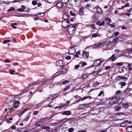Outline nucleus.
Instances as JSON below:
<instances>
[{"label":"nucleus","mask_w":132,"mask_h":132,"mask_svg":"<svg viewBox=\"0 0 132 132\" xmlns=\"http://www.w3.org/2000/svg\"><path fill=\"white\" fill-rule=\"evenodd\" d=\"M87 77V75L86 74H84L82 77V79H86Z\"/></svg>","instance_id":"31"},{"label":"nucleus","mask_w":132,"mask_h":132,"mask_svg":"<svg viewBox=\"0 0 132 132\" xmlns=\"http://www.w3.org/2000/svg\"><path fill=\"white\" fill-rule=\"evenodd\" d=\"M62 25L63 27L65 28H68L69 27L68 24L70 23V21L68 20H64L62 21Z\"/></svg>","instance_id":"3"},{"label":"nucleus","mask_w":132,"mask_h":132,"mask_svg":"<svg viewBox=\"0 0 132 132\" xmlns=\"http://www.w3.org/2000/svg\"><path fill=\"white\" fill-rule=\"evenodd\" d=\"M69 17V16L68 15H67V14H64L63 15V18L65 20H66L67 19H68V18Z\"/></svg>","instance_id":"27"},{"label":"nucleus","mask_w":132,"mask_h":132,"mask_svg":"<svg viewBox=\"0 0 132 132\" xmlns=\"http://www.w3.org/2000/svg\"><path fill=\"white\" fill-rule=\"evenodd\" d=\"M12 97L11 96L8 97L6 100V102L8 104L11 103L12 101Z\"/></svg>","instance_id":"12"},{"label":"nucleus","mask_w":132,"mask_h":132,"mask_svg":"<svg viewBox=\"0 0 132 132\" xmlns=\"http://www.w3.org/2000/svg\"><path fill=\"white\" fill-rule=\"evenodd\" d=\"M36 125L38 127H39L41 125V124H40V123L39 122H37L36 124Z\"/></svg>","instance_id":"42"},{"label":"nucleus","mask_w":132,"mask_h":132,"mask_svg":"<svg viewBox=\"0 0 132 132\" xmlns=\"http://www.w3.org/2000/svg\"><path fill=\"white\" fill-rule=\"evenodd\" d=\"M117 78L118 79V80H120V79H126V80H127L128 79V78L126 77H125L124 76H118L117 77Z\"/></svg>","instance_id":"10"},{"label":"nucleus","mask_w":132,"mask_h":132,"mask_svg":"<svg viewBox=\"0 0 132 132\" xmlns=\"http://www.w3.org/2000/svg\"><path fill=\"white\" fill-rule=\"evenodd\" d=\"M64 106V104H62L61 105H60L59 106H56L55 107V108L56 109L59 108H62Z\"/></svg>","instance_id":"30"},{"label":"nucleus","mask_w":132,"mask_h":132,"mask_svg":"<svg viewBox=\"0 0 132 132\" xmlns=\"http://www.w3.org/2000/svg\"><path fill=\"white\" fill-rule=\"evenodd\" d=\"M104 23L105 21H103L101 22L100 21L97 22L96 23V24L97 25H98L101 26L104 24Z\"/></svg>","instance_id":"18"},{"label":"nucleus","mask_w":132,"mask_h":132,"mask_svg":"<svg viewBox=\"0 0 132 132\" xmlns=\"http://www.w3.org/2000/svg\"><path fill=\"white\" fill-rule=\"evenodd\" d=\"M69 26L68 28V31L69 35H74L76 31V29L75 27L73 26Z\"/></svg>","instance_id":"2"},{"label":"nucleus","mask_w":132,"mask_h":132,"mask_svg":"<svg viewBox=\"0 0 132 132\" xmlns=\"http://www.w3.org/2000/svg\"><path fill=\"white\" fill-rule=\"evenodd\" d=\"M80 65H77L75 66V69H77L78 68L80 67Z\"/></svg>","instance_id":"53"},{"label":"nucleus","mask_w":132,"mask_h":132,"mask_svg":"<svg viewBox=\"0 0 132 132\" xmlns=\"http://www.w3.org/2000/svg\"><path fill=\"white\" fill-rule=\"evenodd\" d=\"M58 96L59 95L58 94L51 95H50L51 96L50 97H48V98H55L57 97H58Z\"/></svg>","instance_id":"17"},{"label":"nucleus","mask_w":132,"mask_h":132,"mask_svg":"<svg viewBox=\"0 0 132 132\" xmlns=\"http://www.w3.org/2000/svg\"><path fill=\"white\" fill-rule=\"evenodd\" d=\"M121 92V91L120 90H119L117 91L116 92V94H120Z\"/></svg>","instance_id":"55"},{"label":"nucleus","mask_w":132,"mask_h":132,"mask_svg":"<svg viewBox=\"0 0 132 132\" xmlns=\"http://www.w3.org/2000/svg\"><path fill=\"white\" fill-rule=\"evenodd\" d=\"M121 28L122 30H123L124 29L125 30H126L127 29V28L124 26H122Z\"/></svg>","instance_id":"63"},{"label":"nucleus","mask_w":132,"mask_h":132,"mask_svg":"<svg viewBox=\"0 0 132 132\" xmlns=\"http://www.w3.org/2000/svg\"><path fill=\"white\" fill-rule=\"evenodd\" d=\"M102 62V61H100V60H97L95 61L94 62V66H97L99 65H101L100 64Z\"/></svg>","instance_id":"5"},{"label":"nucleus","mask_w":132,"mask_h":132,"mask_svg":"<svg viewBox=\"0 0 132 132\" xmlns=\"http://www.w3.org/2000/svg\"><path fill=\"white\" fill-rule=\"evenodd\" d=\"M125 14L126 15H127L128 16H129L131 15V13L127 12V13H126Z\"/></svg>","instance_id":"62"},{"label":"nucleus","mask_w":132,"mask_h":132,"mask_svg":"<svg viewBox=\"0 0 132 132\" xmlns=\"http://www.w3.org/2000/svg\"><path fill=\"white\" fill-rule=\"evenodd\" d=\"M116 98H113L110 99L109 101V103L111 104H113L115 103H116Z\"/></svg>","instance_id":"8"},{"label":"nucleus","mask_w":132,"mask_h":132,"mask_svg":"<svg viewBox=\"0 0 132 132\" xmlns=\"http://www.w3.org/2000/svg\"><path fill=\"white\" fill-rule=\"evenodd\" d=\"M66 59L68 60H70L71 59V57L70 56H67L65 57Z\"/></svg>","instance_id":"47"},{"label":"nucleus","mask_w":132,"mask_h":132,"mask_svg":"<svg viewBox=\"0 0 132 132\" xmlns=\"http://www.w3.org/2000/svg\"><path fill=\"white\" fill-rule=\"evenodd\" d=\"M90 103L85 104H84V105L85 108L87 107H88L89 105H90Z\"/></svg>","instance_id":"51"},{"label":"nucleus","mask_w":132,"mask_h":132,"mask_svg":"<svg viewBox=\"0 0 132 132\" xmlns=\"http://www.w3.org/2000/svg\"><path fill=\"white\" fill-rule=\"evenodd\" d=\"M119 84L120 85L121 87H122L123 86H124L126 85V83L125 82H120L119 83Z\"/></svg>","instance_id":"23"},{"label":"nucleus","mask_w":132,"mask_h":132,"mask_svg":"<svg viewBox=\"0 0 132 132\" xmlns=\"http://www.w3.org/2000/svg\"><path fill=\"white\" fill-rule=\"evenodd\" d=\"M69 51L70 54H73L75 53L76 51L75 48H71L69 50Z\"/></svg>","instance_id":"14"},{"label":"nucleus","mask_w":132,"mask_h":132,"mask_svg":"<svg viewBox=\"0 0 132 132\" xmlns=\"http://www.w3.org/2000/svg\"><path fill=\"white\" fill-rule=\"evenodd\" d=\"M68 2L70 3H76L77 1L76 0H68Z\"/></svg>","instance_id":"33"},{"label":"nucleus","mask_w":132,"mask_h":132,"mask_svg":"<svg viewBox=\"0 0 132 132\" xmlns=\"http://www.w3.org/2000/svg\"><path fill=\"white\" fill-rule=\"evenodd\" d=\"M123 100V98H119L118 99L116 98V103L119 104L121 103Z\"/></svg>","instance_id":"7"},{"label":"nucleus","mask_w":132,"mask_h":132,"mask_svg":"<svg viewBox=\"0 0 132 132\" xmlns=\"http://www.w3.org/2000/svg\"><path fill=\"white\" fill-rule=\"evenodd\" d=\"M69 82V81H68L67 80H66L65 81L63 82L62 83L64 85L66 83H68Z\"/></svg>","instance_id":"49"},{"label":"nucleus","mask_w":132,"mask_h":132,"mask_svg":"<svg viewBox=\"0 0 132 132\" xmlns=\"http://www.w3.org/2000/svg\"><path fill=\"white\" fill-rule=\"evenodd\" d=\"M93 19L97 20L99 18V15L97 14H95L93 17Z\"/></svg>","instance_id":"22"},{"label":"nucleus","mask_w":132,"mask_h":132,"mask_svg":"<svg viewBox=\"0 0 132 132\" xmlns=\"http://www.w3.org/2000/svg\"><path fill=\"white\" fill-rule=\"evenodd\" d=\"M70 13L71 15L73 16L75 15V14L73 13L71 11H70Z\"/></svg>","instance_id":"58"},{"label":"nucleus","mask_w":132,"mask_h":132,"mask_svg":"<svg viewBox=\"0 0 132 132\" xmlns=\"http://www.w3.org/2000/svg\"><path fill=\"white\" fill-rule=\"evenodd\" d=\"M75 98L76 99H77V100L75 102L76 103H77L79 102L81 98V97L77 95L76 96H75Z\"/></svg>","instance_id":"21"},{"label":"nucleus","mask_w":132,"mask_h":132,"mask_svg":"<svg viewBox=\"0 0 132 132\" xmlns=\"http://www.w3.org/2000/svg\"><path fill=\"white\" fill-rule=\"evenodd\" d=\"M28 110L27 109H26L24 110L23 111L21 112L19 114V116H20L22 114H23L25 112Z\"/></svg>","instance_id":"26"},{"label":"nucleus","mask_w":132,"mask_h":132,"mask_svg":"<svg viewBox=\"0 0 132 132\" xmlns=\"http://www.w3.org/2000/svg\"><path fill=\"white\" fill-rule=\"evenodd\" d=\"M39 111H35L33 112V114L34 115H37Z\"/></svg>","instance_id":"45"},{"label":"nucleus","mask_w":132,"mask_h":132,"mask_svg":"<svg viewBox=\"0 0 132 132\" xmlns=\"http://www.w3.org/2000/svg\"><path fill=\"white\" fill-rule=\"evenodd\" d=\"M126 129L128 132H132V127L130 126L127 127L126 128Z\"/></svg>","instance_id":"20"},{"label":"nucleus","mask_w":132,"mask_h":132,"mask_svg":"<svg viewBox=\"0 0 132 132\" xmlns=\"http://www.w3.org/2000/svg\"><path fill=\"white\" fill-rule=\"evenodd\" d=\"M10 73V74L13 75L14 74L13 72H14V71L12 70H9Z\"/></svg>","instance_id":"43"},{"label":"nucleus","mask_w":132,"mask_h":132,"mask_svg":"<svg viewBox=\"0 0 132 132\" xmlns=\"http://www.w3.org/2000/svg\"><path fill=\"white\" fill-rule=\"evenodd\" d=\"M128 122V121L127 120H125L123 122L120 124V126L121 127H125L127 125V123Z\"/></svg>","instance_id":"9"},{"label":"nucleus","mask_w":132,"mask_h":132,"mask_svg":"<svg viewBox=\"0 0 132 132\" xmlns=\"http://www.w3.org/2000/svg\"><path fill=\"white\" fill-rule=\"evenodd\" d=\"M71 112L70 111H64L62 113L63 115L69 116L71 115Z\"/></svg>","instance_id":"13"},{"label":"nucleus","mask_w":132,"mask_h":132,"mask_svg":"<svg viewBox=\"0 0 132 132\" xmlns=\"http://www.w3.org/2000/svg\"><path fill=\"white\" fill-rule=\"evenodd\" d=\"M107 129H104L100 131V132H105L107 131Z\"/></svg>","instance_id":"61"},{"label":"nucleus","mask_w":132,"mask_h":132,"mask_svg":"<svg viewBox=\"0 0 132 132\" xmlns=\"http://www.w3.org/2000/svg\"><path fill=\"white\" fill-rule=\"evenodd\" d=\"M37 3V1H36L34 0L32 2V4L34 5H36Z\"/></svg>","instance_id":"39"},{"label":"nucleus","mask_w":132,"mask_h":132,"mask_svg":"<svg viewBox=\"0 0 132 132\" xmlns=\"http://www.w3.org/2000/svg\"><path fill=\"white\" fill-rule=\"evenodd\" d=\"M61 73V72L60 71H59L57 72H56V73H55L54 75V77H55V76H57L58 75H59L60 73ZM53 77H54V76H53Z\"/></svg>","instance_id":"38"},{"label":"nucleus","mask_w":132,"mask_h":132,"mask_svg":"<svg viewBox=\"0 0 132 132\" xmlns=\"http://www.w3.org/2000/svg\"><path fill=\"white\" fill-rule=\"evenodd\" d=\"M74 130V129L73 128H69L68 129V131L69 132H72Z\"/></svg>","instance_id":"41"},{"label":"nucleus","mask_w":132,"mask_h":132,"mask_svg":"<svg viewBox=\"0 0 132 132\" xmlns=\"http://www.w3.org/2000/svg\"><path fill=\"white\" fill-rule=\"evenodd\" d=\"M119 40V39L118 38H116L114 39V41L115 42H117Z\"/></svg>","instance_id":"56"},{"label":"nucleus","mask_w":132,"mask_h":132,"mask_svg":"<svg viewBox=\"0 0 132 132\" xmlns=\"http://www.w3.org/2000/svg\"><path fill=\"white\" fill-rule=\"evenodd\" d=\"M123 63L121 62H117L116 63V64L118 66H121L123 64Z\"/></svg>","instance_id":"46"},{"label":"nucleus","mask_w":132,"mask_h":132,"mask_svg":"<svg viewBox=\"0 0 132 132\" xmlns=\"http://www.w3.org/2000/svg\"><path fill=\"white\" fill-rule=\"evenodd\" d=\"M116 55V54H114L113 55H112V56H113L112 57V61H114L116 59V58L115 56V55Z\"/></svg>","instance_id":"29"},{"label":"nucleus","mask_w":132,"mask_h":132,"mask_svg":"<svg viewBox=\"0 0 132 132\" xmlns=\"http://www.w3.org/2000/svg\"><path fill=\"white\" fill-rule=\"evenodd\" d=\"M92 98L90 96H87L83 97L82 100H81V101H82L83 100H85L87 98L90 99Z\"/></svg>","instance_id":"24"},{"label":"nucleus","mask_w":132,"mask_h":132,"mask_svg":"<svg viewBox=\"0 0 132 132\" xmlns=\"http://www.w3.org/2000/svg\"><path fill=\"white\" fill-rule=\"evenodd\" d=\"M18 11L20 12H22L24 11V10H23V9H22L21 8H19L18 9Z\"/></svg>","instance_id":"54"},{"label":"nucleus","mask_w":132,"mask_h":132,"mask_svg":"<svg viewBox=\"0 0 132 132\" xmlns=\"http://www.w3.org/2000/svg\"><path fill=\"white\" fill-rule=\"evenodd\" d=\"M19 102L18 101H15L13 103V106L15 109L18 106Z\"/></svg>","instance_id":"16"},{"label":"nucleus","mask_w":132,"mask_h":132,"mask_svg":"<svg viewBox=\"0 0 132 132\" xmlns=\"http://www.w3.org/2000/svg\"><path fill=\"white\" fill-rule=\"evenodd\" d=\"M98 35L96 33H95L92 35L93 37H97Z\"/></svg>","instance_id":"44"},{"label":"nucleus","mask_w":132,"mask_h":132,"mask_svg":"<svg viewBox=\"0 0 132 132\" xmlns=\"http://www.w3.org/2000/svg\"><path fill=\"white\" fill-rule=\"evenodd\" d=\"M96 11L98 13H101L102 12V10L100 7H98L96 9Z\"/></svg>","instance_id":"28"},{"label":"nucleus","mask_w":132,"mask_h":132,"mask_svg":"<svg viewBox=\"0 0 132 132\" xmlns=\"http://www.w3.org/2000/svg\"><path fill=\"white\" fill-rule=\"evenodd\" d=\"M78 132H86V131L85 130H82L79 131Z\"/></svg>","instance_id":"64"},{"label":"nucleus","mask_w":132,"mask_h":132,"mask_svg":"<svg viewBox=\"0 0 132 132\" xmlns=\"http://www.w3.org/2000/svg\"><path fill=\"white\" fill-rule=\"evenodd\" d=\"M41 82V81H37L33 82L30 85H29L28 87L25 90H26L25 91V92H27L28 90L29 91L31 89H34V87H32L35 85H37L39 84H40Z\"/></svg>","instance_id":"1"},{"label":"nucleus","mask_w":132,"mask_h":132,"mask_svg":"<svg viewBox=\"0 0 132 132\" xmlns=\"http://www.w3.org/2000/svg\"><path fill=\"white\" fill-rule=\"evenodd\" d=\"M107 25H109L112 28H114L115 27V25L114 24H112L109 23L107 24Z\"/></svg>","instance_id":"35"},{"label":"nucleus","mask_w":132,"mask_h":132,"mask_svg":"<svg viewBox=\"0 0 132 132\" xmlns=\"http://www.w3.org/2000/svg\"><path fill=\"white\" fill-rule=\"evenodd\" d=\"M103 91H101L99 94L98 96H100L103 93Z\"/></svg>","instance_id":"50"},{"label":"nucleus","mask_w":132,"mask_h":132,"mask_svg":"<svg viewBox=\"0 0 132 132\" xmlns=\"http://www.w3.org/2000/svg\"><path fill=\"white\" fill-rule=\"evenodd\" d=\"M103 43H99L98 44H96L94 46V47L95 48H101L103 47Z\"/></svg>","instance_id":"11"},{"label":"nucleus","mask_w":132,"mask_h":132,"mask_svg":"<svg viewBox=\"0 0 132 132\" xmlns=\"http://www.w3.org/2000/svg\"><path fill=\"white\" fill-rule=\"evenodd\" d=\"M79 108L80 109H81L82 108H84V104H80L79 106Z\"/></svg>","instance_id":"36"},{"label":"nucleus","mask_w":132,"mask_h":132,"mask_svg":"<svg viewBox=\"0 0 132 132\" xmlns=\"http://www.w3.org/2000/svg\"><path fill=\"white\" fill-rule=\"evenodd\" d=\"M42 129H46L47 130L49 131L50 130V128L48 127H46L45 126H42Z\"/></svg>","instance_id":"25"},{"label":"nucleus","mask_w":132,"mask_h":132,"mask_svg":"<svg viewBox=\"0 0 132 132\" xmlns=\"http://www.w3.org/2000/svg\"><path fill=\"white\" fill-rule=\"evenodd\" d=\"M87 63H86L85 62H84L82 63L81 65L82 67H84V66L86 65H87Z\"/></svg>","instance_id":"48"},{"label":"nucleus","mask_w":132,"mask_h":132,"mask_svg":"<svg viewBox=\"0 0 132 132\" xmlns=\"http://www.w3.org/2000/svg\"><path fill=\"white\" fill-rule=\"evenodd\" d=\"M105 20V21H106L108 22H111V19L109 18H106Z\"/></svg>","instance_id":"34"},{"label":"nucleus","mask_w":132,"mask_h":132,"mask_svg":"<svg viewBox=\"0 0 132 132\" xmlns=\"http://www.w3.org/2000/svg\"><path fill=\"white\" fill-rule=\"evenodd\" d=\"M56 64L57 66L61 68L64 66L65 63L63 60H59L56 62Z\"/></svg>","instance_id":"4"},{"label":"nucleus","mask_w":132,"mask_h":132,"mask_svg":"<svg viewBox=\"0 0 132 132\" xmlns=\"http://www.w3.org/2000/svg\"><path fill=\"white\" fill-rule=\"evenodd\" d=\"M123 106L126 108H127L129 106L128 105V104L126 103L123 104Z\"/></svg>","instance_id":"37"},{"label":"nucleus","mask_w":132,"mask_h":132,"mask_svg":"<svg viewBox=\"0 0 132 132\" xmlns=\"http://www.w3.org/2000/svg\"><path fill=\"white\" fill-rule=\"evenodd\" d=\"M56 5L58 7H61L63 6V4L61 2H59L57 3Z\"/></svg>","instance_id":"19"},{"label":"nucleus","mask_w":132,"mask_h":132,"mask_svg":"<svg viewBox=\"0 0 132 132\" xmlns=\"http://www.w3.org/2000/svg\"><path fill=\"white\" fill-rule=\"evenodd\" d=\"M82 56L84 58H88L89 56V53L86 51H84L83 52Z\"/></svg>","instance_id":"6"},{"label":"nucleus","mask_w":132,"mask_h":132,"mask_svg":"<svg viewBox=\"0 0 132 132\" xmlns=\"http://www.w3.org/2000/svg\"><path fill=\"white\" fill-rule=\"evenodd\" d=\"M121 71H118V73H121L122 72H124V69H121Z\"/></svg>","instance_id":"57"},{"label":"nucleus","mask_w":132,"mask_h":132,"mask_svg":"<svg viewBox=\"0 0 132 132\" xmlns=\"http://www.w3.org/2000/svg\"><path fill=\"white\" fill-rule=\"evenodd\" d=\"M68 121V120L67 118H65L64 119H63L62 120L59 121L60 122H62V121H63V122H66Z\"/></svg>","instance_id":"40"},{"label":"nucleus","mask_w":132,"mask_h":132,"mask_svg":"<svg viewBox=\"0 0 132 132\" xmlns=\"http://www.w3.org/2000/svg\"><path fill=\"white\" fill-rule=\"evenodd\" d=\"M15 10V9L13 7H10V9L7 10L8 12H9L11 11H13Z\"/></svg>","instance_id":"32"},{"label":"nucleus","mask_w":132,"mask_h":132,"mask_svg":"<svg viewBox=\"0 0 132 132\" xmlns=\"http://www.w3.org/2000/svg\"><path fill=\"white\" fill-rule=\"evenodd\" d=\"M70 86H68L66 87L64 89V90L65 91L66 90L70 88Z\"/></svg>","instance_id":"52"},{"label":"nucleus","mask_w":132,"mask_h":132,"mask_svg":"<svg viewBox=\"0 0 132 132\" xmlns=\"http://www.w3.org/2000/svg\"><path fill=\"white\" fill-rule=\"evenodd\" d=\"M84 8V7H81L79 10L78 14L80 15H81L83 14V10Z\"/></svg>","instance_id":"15"},{"label":"nucleus","mask_w":132,"mask_h":132,"mask_svg":"<svg viewBox=\"0 0 132 132\" xmlns=\"http://www.w3.org/2000/svg\"><path fill=\"white\" fill-rule=\"evenodd\" d=\"M119 32L118 31L116 32L114 34V35L115 36H117L119 35Z\"/></svg>","instance_id":"60"},{"label":"nucleus","mask_w":132,"mask_h":132,"mask_svg":"<svg viewBox=\"0 0 132 132\" xmlns=\"http://www.w3.org/2000/svg\"><path fill=\"white\" fill-rule=\"evenodd\" d=\"M29 118L28 117H27L24 119L23 120L24 121H27L28 120Z\"/></svg>","instance_id":"59"}]
</instances>
